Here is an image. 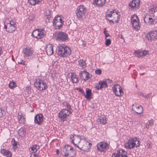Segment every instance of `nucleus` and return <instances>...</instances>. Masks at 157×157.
Segmentation results:
<instances>
[{
	"label": "nucleus",
	"instance_id": "1",
	"mask_svg": "<svg viewBox=\"0 0 157 157\" xmlns=\"http://www.w3.org/2000/svg\"><path fill=\"white\" fill-rule=\"evenodd\" d=\"M71 53V48L64 45H59L58 47L57 54L63 58L70 56Z\"/></svg>",
	"mask_w": 157,
	"mask_h": 157
},
{
	"label": "nucleus",
	"instance_id": "2",
	"mask_svg": "<svg viewBox=\"0 0 157 157\" xmlns=\"http://www.w3.org/2000/svg\"><path fill=\"white\" fill-rule=\"evenodd\" d=\"M140 144L139 139L137 138H129L126 142L125 147L127 149H131L139 147Z\"/></svg>",
	"mask_w": 157,
	"mask_h": 157
},
{
	"label": "nucleus",
	"instance_id": "3",
	"mask_svg": "<svg viewBox=\"0 0 157 157\" xmlns=\"http://www.w3.org/2000/svg\"><path fill=\"white\" fill-rule=\"evenodd\" d=\"M86 12V8L84 6L79 5L78 6L76 10V16L78 19L81 20L85 18Z\"/></svg>",
	"mask_w": 157,
	"mask_h": 157
},
{
	"label": "nucleus",
	"instance_id": "4",
	"mask_svg": "<svg viewBox=\"0 0 157 157\" xmlns=\"http://www.w3.org/2000/svg\"><path fill=\"white\" fill-rule=\"evenodd\" d=\"M62 151L63 153V155L65 157L69 156L70 157H74L75 155L73 147L68 145H66L63 148Z\"/></svg>",
	"mask_w": 157,
	"mask_h": 157
},
{
	"label": "nucleus",
	"instance_id": "5",
	"mask_svg": "<svg viewBox=\"0 0 157 157\" xmlns=\"http://www.w3.org/2000/svg\"><path fill=\"white\" fill-rule=\"evenodd\" d=\"M34 85L37 89L40 91L44 90L48 87L44 80H42L40 79H38V80L36 79Z\"/></svg>",
	"mask_w": 157,
	"mask_h": 157
},
{
	"label": "nucleus",
	"instance_id": "6",
	"mask_svg": "<svg viewBox=\"0 0 157 157\" xmlns=\"http://www.w3.org/2000/svg\"><path fill=\"white\" fill-rule=\"evenodd\" d=\"M131 20L133 27L136 30L140 29L139 23V20L137 16L135 14L132 16Z\"/></svg>",
	"mask_w": 157,
	"mask_h": 157
},
{
	"label": "nucleus",
	"instance_id": "7",
	"mask_svg": "<svg viewBox=\"0 0 157 157\" xmlns=\"http://www.w3.org/2000/svg\"><path fill=\"white\" fill-rule=\"evenodd\" d=\"M112 80L109 79H107L104 81H100L98 83L95 84V88L97 90L101 89L103 88L107 87V84L112 83Z\"/></svg>",
	"mask_w": 157,
	"mask_h": 157
},
{
	"label": "nucleus",
	"instance_id": "8",
	"mask_svg": "<svg viewBox=\"0 0 157 157\" xmlns=\"http://www.w3.org/2000/svg\"><path fill=\"white\" fill-rule=\"evenodd\" d=\"M45 31L42 29L35 30L32 33V35L34 37L40 39L43 37L44 35Z\"/></svg>",
	"mask_w": 157,
	"mask_h": 157
},
{
	"label": "nucleus",
	"instance_id": "9",
	"mask_svg": "<svg viewBox=\"0 0 157 157\" xmlns=\"http://www.w3.org/2000/svg\"><path fill=\"white\" fill-rule=\"evenodd\" d=\"M98 150L101 151L105 152V150L109 148L108 144L105 142H101L98 143L97 145Z\"/></svg>",
	"mask_w": 157,
	"mask_h": 157
},
{
	"label": "nucleus",
	"instance_id": "10",
	"mask_svg": "<svg viewBox=\"0 0 157 157\" xmlns=\"http://www.w3.org/2000/svg\"><path fill=\"white\" fill-rule=\"evenodd\" d=\"M68 39V35L64 32H59L57 35V40L59 41H65Z\"/></svg>",
	"mask_w": 157,
	"mask_h": 157
},
{
	"label": "nucleus",
	"instance_id": "11",
	"mask_svg": "<svg viewBox=\"0 0 157 157\" xmlns=\"http://www.w3.org/2000/svg\"><path fill=\"white\" fill-rule=\"evenodd\" d=\"M68 110L66 109H63L61 110L59 113V117L61 121H66L67 117L68 116Z\"/></svg>",
	"mask_w": 157,
	"mask_h": 157
},
{
	"label": "nucleus",
	"instance_id": "12",
	"mask_svg": "<svg viewBox=\"0 0 157 157\" xmlns=\"http://www.w3.org/2000/svg\"><path fill=\"white\" fill-rule=\"evenodd\" d=\"M140 5L139 0H132L129 4V8L131 10L138 9Z\"/></svg>",
	"mask_w": 157,
	"mask_h": 157
},
{
	"label": "nucleus",
	"instance_id": "13",
	"mask_svg": "<svg viewBox=\"0 0 157 157\" xmlns=\"http://www.w3.org/2000/svg\"><path fill=\"white\" fill-rule=\"evenodd\" d=\"M146 36L149 40H155L157 39V30H155L150 32Z\"/></svg>",
	"mask_w": 157,
	"mask_h": 157
},
{
	"label": "nucleus",
	"instance_id": "14",
	"mask_svg": "<svg viewBox=\"0 0 157 157\" xmlns=\"http://www.w3.org/2000/svg\"><path fill=\"white\" fill-rule=\"evenodd\" d=\"M112 157H128L127 153L124 150L122 149L117 151V153H113Z\"/></svg>",
	"mask_w": 157,
	"mask_h": 157
},
{
	"label": "nucleus",
	"instance_id": "15",
	"mask_svg": "<svg viewBox=\"0 0 157 157\" xmlns=\"http://www.w3.org/2000/svg\"><path fill=\"white\" fill-rule=\"evenodd\" d=\"M43 116L42 114L40 113L35 116L34 122L39 125L43 124Z\"/></svg>",
	"mask_w": 157,
	"mask_h": 157
},
{
	"label": "nucleus",
	"instance_id": "16",
	"mask_svg": "<svg viewBox=\"0 0 157 157\" xmlns=\"http://www.w3.org/2000/svg\"><path fill=\"white\" fill-rule=\"evenodd\" d=\"M24 57H28L32 56L33 53V50L29 47H27L23 50Z\"/></svg>",
	"mask_w": 157,
	"mask_h": 157
},
{
	"label": "nucleus",
	"instance_id": "17",
	"mask_svg": "<svg viewBox=\"0 0 157 157\" xmlns=\"http://www.w3.org/2000/svg\"><path fill=\"white\" fill-rule=\"evenodd\" d=\"M70 141L74 145V146L75 147L78 148L80 150H82L83 147L87 142L85 141H80L78 144H76L74 142V140L72 139L71 137L70 138Z\"/></svg>",
	"mask_w": 157,
	"mask_h": 157
},
{
	"label": "nucleus",
	"instance_id": "18",
	"mask_svg": "<svg viewBox=\"0 0 157 157\" xmlns=\"http://www.w3.org/2000/svg\"><path fill=\"white\" fill-rule=\"evenodd\" d=\"M134 106V105L133 104L132 105V110L133 111H135V112L138 114H141L143 111V107L140 105H136V109L135 110L134 109L133 106Z\"/></svg>",
	"mask_w": 157,
	"mask_h": 157
},
{
	"label": "nucleus",
	"instance_id": "19",
	"mask_svg": "<svg viewBox=\"0 0 157 157\" xmlns=\"http://www.w3.org/2000/svg\"><path fill=\"white\" fill-rule=\"evenodd\" d=\"M46 51L48 55H52L53 52V45L51 44L48 45L46 48Z\"/></svg>",
	"mask_w": 157,
	"mask_h": 157
},
{
	"label": "nucleus",
	"instance_id": "20",
	"mask_svg": "<svg viewBox=\"0 0 157 157\" xmlns=\"http://www.w3.org/2000/svg\"><path fill=\"white\" fill-rule=\"evenodd\" d=\"M0 152L3 155L6 156V157H12L11 153L8 150H6L4 148L1 149L0 150Z\"/></svg>",
	"mask_w": 157,
	"mask_h": 157
},
{
	"label": "nucleus",
	"instance_id": "21",
	"mask_svg": "<svg viewBox=\"0 0 157 157\" xmlns=\"http://www.w3.org/2000/svg\"><path fill=\"white\" fill-rule=\"evenodd\" d=\"M97 6L101 7L105 4L106 0H93Z\"/></svg>",
	"mask_w": 157,
	"mask_h": 157
},
{
	"label": "nucleus",
	"instance_id": "22",
	"mask_svg": "<svg viewBox=\"0 0 157 157\" xmlns=\"http://www.w3.org/2000/svg\"><path fill=\"white\" fill-rule=\"evenodd\" d=\"M63 22V21L53 22V24L54 26L56 29H60L62 27Z\"/></svg>",
	"mask_w": 157,
	"mask_h": 157
},
{
	"label": "nucleus",
	"instance_id": "23",
	"mask_svg": "<svg viewBox=\"0 0 157 157\" xmlns=\"http://www.w3.org/2000/svg\"><path fill=\"white\" fill-rule=\"evenodd\" d=\"M91 145V144L90 143L87 142L81 150L84 152H87L90 150Z\"/></svg>",
	"mask_w": 157,
	"mask_h": 157
},
{
	"label": "nucleus",
	"instance_id": "24",
	"mask_svg": "<svg viewBox=\"0 0 157 157\" xmlns=\"http://www.w3.org/2000/svg\"><path fill=\"white\" fill-rule=\"evenodd\" d=\"M144 21L145 23H147L146 21H147V22L148 23L150 24L153 25L155 24V23H156V21L155 20H153L151 17H149L145 16L144 18Z\"/></svg>",
	"mask_w": 157,
	"mask_h": 157
},
{
	"label": "nucleus",
	"instance_id": "25",
	"mask_svg": "<svg viewBox=\"0 0 157 157\" xmlns=\"http://www.w3.org/2000/svg\"><path fill=\"white\" fill-rule=\"evenodd\" d=\"M97 121L98 124L101 123L103 124H105L106 123V117L105 116H104L101 117V118L98 119Z\"/></svg>",
	"mask_w": 157,
	"mask_h": 157
},
{
	"label": "nucleus",
	"instance_id": "26",
	"mask_svg": "<svg viewBox=\"0 0 157 157\" xmlns=\"http://www.w3.org/2000/svg\"><path fill=\"white\" fill-rule=\"evenodd\" d=\"M71 137L74 140V141H75L76 143H78V144L80 142L81 140V137L78 135H75L74 136V135H73Z\"/></svg>",
	"mask_w": 157,
	"mask_h": 157
},
{
	"label": "nucleus",
	"instance_id": "27",
	"mask_svg": "<svg viewBox=\"0 0 157 157\" xmlns=\"http://www.w3.org/2000/svg\"><path fill=\"white\" fill-rule=\"evenodd\" d=\"M16 29V26L12 25H8V30L7 31L9 33H11L15 31Z\"/></svg>",
	"mask_w": 157,
	"mask_h": 157
},
{
	"label": "nucleus",
	"instance_id": "28",
	"mask_svg": "<svg viewBox=\"0 0 157 157\" xmlns=\"http://www.w3.org/2000/svg\"><path fill=\"white\" fill-rule=\"evenodd\" d=\"M42 1V0H28V2L31 5L34 6Z\"/></svg>",
	"mask_w": 157,
	"mask_h": 157
},
{
	"label": "nucleus",
	"instance_id": "29",
	"mask_svg": "<svg viewBox=\"0 0 157 157\" xmlns=\"http://www.w3.org/2000/svg\"><path fill=\"white\" fill-rule=\"evenodd\" d=\"M51 13V11L49 10H46L44 12V15L46 16V18L48 20L51 18L52 16Z\"/></svg>",
	"mask_w": 157,
	"mask_h": 157
},
{
	"label": "nucleus",
	"instance_id": "30",
	"mask_svg": "<svg viewBox=\"0 0 157 157\" xmlns=\"http://www.w3.org/2000/svg\"><path fill=\"white\" fill-rule=\"evenodd\" d=\"M83 77H84L83 80L85 81L87 80L90 78L89 73L85 71H83Z\"/></svg>",
	"mask_w": 157,
	"mask_h": 157
},
{
	"label": "nucleus",
	"instance_id": "31",
	"mask_svg": "<svg viewBox=\"0 0 157 157\" xmlns=\"http://www.w3.org/2000/svg\"><path fill=\"white\" fill-rule=\"evenodd\" d=\"M86 95L85 96V98L87 99H90L91 98V90L90 89H88L86 90Z\"/></svg>",
	"mask_w": 157,
	"mask_h": 157
},
{
	"label": "nucleus",
	"instance_id": "32",
	"mask_svg": "<svg viewBox=\"0 0 157 157\" xmlns=\"http://www.w3.org/2000/svg\"><path fill=\"white\" fill-rule=\"evenodd\" d=\"M78 64L83 68H85L86 66V62L83 59H81L78 61Z\"/></svg>",
	"mask_w": 157,
	"mask_h": 157
},
{
	"label": "nucleus",
	"instance_id": "33",
	"mask_svg": "<svg viewBox=\"0 0 157 157\" xmlns=\"http://www.w3.org/2000/svg\"><path fill=\"white\" fill-rule=\"evenodd\" d=\"M113 93H115L116 96H121V92H119L117 90V87H116L115 85L113 87Z\"/></svg>",
	"mask_w": 157,
	"mask_h": 157
},
{
	"label": "nucleus",
	"instance_id": "34",
	"mask_svg": "<svg viewBox=\"0 0 157 157\" xmlns=\"http://www.w3.org/2000/svg\"><path fill=\"white\" fill-rule=\"evenodd\" d=\"M39 146L37 145H33L30 148L31 151H33L32 153H35L36 152L37 150L39 149Z\"/></svg>",
	"mask_w": 157,
	"mask_h": 157
},
{
	"label": "nucleus",
	"instance_id": "35",
	"mask_svg": "<svg viewBox=\"0 0 157 157\" xmlns=\"http://www.w3.org/2000/svg\"><path fill=\"white\" fill-rule=\"evenodd\" d=\"M71 79L72 82L77 83L78 82V78L76 77L75 75L74 74H71Z\"/></svg>",
	"mask_w": 157,
	"mask_h": 157
},
{
	"label": "nucleus",
	"instance_id": "36",
	"mask_svg": "<svg viewBox=\"0 0 157 157\" xmlns=\"http://www.w3.org/2000/svg\"><path fill=\"white\" fill-rule=\"evenodd\" d=\"M156 7V6L155 7V6H150V8L149 9V12L151 14L154 13L155 12L157 11V10Z\"/></svg>",
	"mask_w": 157,
	"mask_h": 157
},
{
	"label": "nucleus",
	"instance_id": "37",
	"mask_svg": "<svg viewBox=\"0 0 157 157\" xmlns=\"http://www.w3.org/2000/svg\"><path fill=\"white\" fill-rule=\"evenodd\" d=\"M53 20V22H55V21L58 22V21H63L62 20V19L61 18V17L59 16H56L54 17Z\"/></svg>",
	"mask_w": 157,
	"mask_h": 157
},
{
	"label": "nucleus",
	"instance_id": "38",
	"mask_svg": "<svg viewBox=\"0 0 157 157\" xmlns=\"http://www.w3.org/2000/svg\"><path fill=\"white\" fill-rule=\"evenodd\" d=\"M115 86H116V87H117V89H118L119 92H121V96L123 95L124 93L123 92L122 89L120 86L117 85H116Z\"/></svg>",
	"mask_w": 157,
	"mask_h": 157
},
{
	"label": "nucleus",
	"instance_id": "39",
	"mask_svg": "<svg viewBox=\"0 0 157 157\" xmlns=\"http://www.w3.org/2000/svg\"><path fill=\"white\" fill-rule=\"evenodd\" d=\"M9 86L10 88L13 89L16 86V84L15 82H11L9 83Z\"/></svg>",
	"mask_w": 157,
	"mask_h": 157
},
{
	"label": "nucleus",
	"instance_id": "40",
	"mask_svg": "<svg viewBox=\"0 0 157 157\" xmlns=\"http://www.w3.org/2000/svg\"><path fill=\"white\" fill-rule=\"evenodd\" d=\"M18 143V142L17 141H16L14 138L12 139L11 141V144L13 146H17V144Z\"/></svg>",
	"mask_w": 157,
	"mask_h": 157
},
{
	"label": "nucleus",
	"instance_id": "41",
	"mask_svg": "<svg viewBox=\"0 0 157 157\" xmlns=\"http://www.w3.org/2000/svg\"><path fill=\"white\" fill-rule=\"evenodd\" d=\"M147 53L148 52L147 51L144 50L143 51L140 52V55L141 56V58H143V56L147 55Z\"/></svg>",
	"mask_w": 157,
	"mask_h": 157
},
{
	"label": "nucleus",
	"instance_id": "42",
	"mask_svg": "<svg viewBox=\"0 0 157 157\" xmlns=\"http://www.w3.org/2000/svg\"><path fill=\"white\" fill-rule=\"evenodd\" d=\"M105 44L106 46H108L110 45L111 43V41L110 39H107L106 38H105Z\"/></svg>",
	"mask_w": 157,
	"mask_h": 157
},
{
	"label": "nucleus",
	"instance_id": "43",
	"mask_svg": "<svg viewBox=\"0 0 157 157\" xmlns=\"http://www.w3.org/2000/svg\"><path fill=\"white\" fill-rule=\"evenodd\" d=\"M63 104L66 106L67 109V110H69L71 109V106L70 104L67 102H64Z\"/></svg>",
	"mask_w": 157,
	"mask_h": 157
},
{
	"label": "nucleus",
	"instance_id": "44",
	"mask_svg": "<svg viewBox=\"0 0 157 157\" xmlns=\"http://www.w3.org/2000/svg\"><path fill=\"white\" fill-rule=\"evenodd\" d=\"M154 123L152 120H150L149 121L147 124V126H152L153 125Z\"/></svg>",
	"mask_w": 157,
	"mask_h": 157
},
{
	"label": "nucleus",
	"instance_id": "45",
	"mask_svg": "<svg viewBox=\"0 0 157 157\" xmlns=\"http://www.w3.org/2000/svg\"><path fill=\"white\" fill-rule=\"evenodd\" d=\"M5 114L4 110L0 109V118L3 116Z\"/></svg>",
	"mask_w": 157,
	"mask_h": 157
},
{
	"label": "nucleus",
	"instance_id": "46",
	"mask_svg": "<svg viewBox=\"0 0 157 157\" xmlns=\"http://www.w3.org/2000/svg\"><path fill=\"white\" fill-rule=\"evenodd\" d=\"M134 52L136 54V56L137 57H138L139 58L141 57V56L140 55V52H139L138 51L136 50Z\"/></svg>",
	"mask_w": 157,
	"mask_h": 157
},
{
	"label": "nucleus",
	"instance_id": "47",
	"mask_svg": "<svg viewBox=\"0 0 157 157\" xmlns=\"http://www.w3.org/2000/svg\"><path fill=\"white\" fill-rule=\"evenodd\" d=\"M95 72L96 74L98 75H100L101 73V69H98L97 70H96L95 71Z\"/></svg>",
	"mask_w": 157,
	"mask_h": 157
},
{
	"label": "nucleus",
	"instance_id": "48",
	"mask_svg": "<svg viewBox=\"0 0 157 157\" xmlns=\"http://www.w3.org/2000/svg\"><path fill=\"white\" fill-rule=\"evenodd\" d=\"M117 14H118L117 13H116V14H115L116 17H117V20H114V21L115 22H116L117 23L118 22V21L119 20L120 17V15H119V16H117Z\"/></svg>",
	"mask_w": 157,
	"mask_h": 157
},
{
	"label": "nucleus",
	"instance_id": "49",
	"mask_svg": "<svg viewBox=\"0 0 157 157\" xmlns=\"http://www.w3.org/2000/svg\"><path fill=\"white\" fill-rule=\"evenodd\" d=\"M8 25H12L16 26V24L13 21H11L8 24Z\"/></svg>",
	"mask_w": 157,
	"mask_h": 157
},
{
	"label": "nucleus",
	"instance_id": "50",
	"mask_svg": "<svg viewBox=\"0 0 157 157\" xmlns=\"http://www.w3.org/2000/svg\"><path fill=\"white\" fill-rule=\"evenodd\" d=\"M79 76L80 78H82V80H83L84 78V77H83V71H82L80 73Z\"/></svg>",
	"mask_w": 157,
	"mask_h": 157
},
{
	"label": "nucleus",
	"instance_id": "51",
	"mask_svg": "<svg viewBox=\"0 0 157 157\" xmlns=\"http://www.w3.org/2000/svg\"><path fill=\"white\" fill-rule=\"evenodd\" d=\"M34 18V16L33 15H30L29 17V20H32Z\"/></svg>",
	"mask_w": 157,
	"mask_h": 157
},
{
	"label": "nucleus",
	"instance_id": "52",
	"mask_svg": "<svg viewBox=\"0 0 157 157\" xmlns=\"http://www.w3.org/2000/svg\"><path fill=\"white\" fill-rule=\"evenodd\" d=\"M78 90V91L81 93L82 94H84L85 95V93L84 92V91H83V90L82 89H81L80 88H77V90Z\"/></svg>",
	"mask_w": 157,
	"mask_h": 157
},
{
	"label": "nucleus",
	"instance_id": "53",
	"mask_svg": "<svg viewBox=\"0 0 157 157\" xmlns=\"http://www.w3.org/2000/svg\"><path fill=\"white\" fill-rule=\"evenodd\" d=\"M152 93H149L146 96H145V98L148 99L150 98V97L151 96Z\"/></svg>",
	"mask_w": 157,
	"mask_h": 157
},
{
	"label": "nucleus",
	"instance_id": "54",
	"mask_svg": "<svg viewBox=\"0 0 157 157\" xmlns=\"http://www.w3.org/2000/svg\"><path fill=\"white\" fill-rule=\"evenodd\" d=\"M30 157H38V156L35 154V153H32Z\"/></svg>",
	"mask_w": 157,
	"mask_h": 157
},
{
	"label": "nucleus",
	"instance_id": "55",
	"mask_svg": "<svg viewBox=\"0 0 157 157\" xmlns=\"http://www.w3.org/2000/svg\"><path fill=\"white\" fill-rule=\"evenodd\" d=\"M20 121H21V123H24L25 121V118L23 117L21 119H20Z\"/></svg>",
	"mask_w": 157,
	"mask_h": 157
},
{
	"label": "nucleus",
	"instance_id": "56",
	"mask_svg": "<svg viewBox=\"0 0 157 157\" xmlns=\"http://www.w3.org/2000/svg\"><path fill=\"white\" fill-rule=\"evenodd\" d=\"M114 15V14L112 15L111 13H109L107 14V15L106 16V18L107 19V17H113Z\"/></svg>",
	"mask_w": 157,
	"mask_h": 157
},
{
	"label": "nucleus",
	"instance_id": "57",
	"mask_svg": "<svg viewBox=\"0 0 157 157\" xmlns=\"http://www.w3.org/2000/svg\"><path fill=\"white\" fill-rule=\"evenodd\" d=\"M139 94H140V96H142L145 97V96H146L145 94L143 92H140Z\"/></svg>",
	"mask_w": 157,
	"mask_h": 157
},
{
	"label": "nucleus",
	"instance_id": "58",
	"mask_svg": "<svg viewBox=\"0 0 157 157\" xmlns=\"http://www.w3.org/2000/svg\"><path fill=\"white\" fill-rule=\"evenodd\" d=\"M22 118V116H21V114L20 115L19 113H18V119L19 121H20V119H21Z\"/></svg>",
	"mask_w": 157,
	"mask_h": 157
},
{
	"label": "nucleus",
	"instance_id": "59",
	"mask_svg": "<svg viewBox=\"0 0 157 157\" xmlns=\"http://www.w3.org/2000/svg\"><path fill=\"white\" fill-rule=\"evenodd\" d=\"M18 63H19L25 65V62H23L22 60H21Z\"/></svg>",
	"mask_w": 157,
	"mask_h": 157
},
{
	"label": "nucleus",
	"instance_id": "60",
	"mask_svg": "<svg viewBox=\"0 0 157 157\" xmlns=\"http://www.w3.org/2000/svg\"><path fill=\"white\" fill-rule=\"evenodd\" d=\"M115 18V17H114L113 19L112 20H109L108 19H107V20H108L110 22H112L113 23H114V21L115 20H114V18Z\"/></svg>",
	"mask_w": 157,
	"mask_h": 157
},
{
	"label": "nucleus",
	"instance_id": "61",
	"mask_svg": "<svg viewBox=\"0 0 157 157\" xmlns=\"http://www.w3.org/2000/svg\"><path fill=\"white\" fill-rule=\"evenodd\" d=\"M72 109H69V110H68V112H69L68 113V116H69V115L72 112Z\"/></svg>",
	"mask_w": 157,
	"mask_h": 157
},
{
	"label": "nucleus",
	"instance_id": "62",
	"mask_svg": "<svg viewBox=\"0 0 157 157\" xmlns=\"http://www.w3.org/2000/svg\"><path fill=\"white\" fill-rule=\"evenodd\" d=\"M105 38H106L108 36H110L109 35V34L108 33H107L105 35Z\"/></svg>",
	"mask_w": 157,
	"mask_h": 157
},
{
	"label": "nucleus",
	"instance_id": "63",
	"mask_svg": "<svg viewBox=\"0 0 157 157\" xmlns=\"http://www.w3.org/2000/svg\"><path fill=\"white\" fill-rule=\"evenodd\" d=\"M8 27V25H5L4 26V28L6 30V31H7V30H8V28H7Z\"/></svg>",
	"mask_w": 157,
	"mask_h": 157
},
{
	"label": "nucleus",
	"instance_id": "64",
	"mask_svg": "<svg viewBox=\"0 0 157 157\" xmlns=\"http://www.w3.org/2000/svg\"><path fill=\"white\" fill-rule=\"evenodd\" d=\"M109 13H111L112 15L114 14V11L113 10L112 11H111Z\"/></svg>",
	"mask_w": 157,
	"mask_h": 157
}]
</instances>
